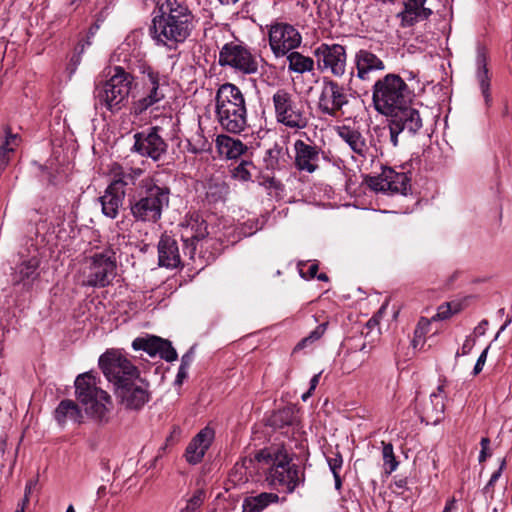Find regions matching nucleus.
<instances>
[{
    "instance_id": "62",
    "label": "nucleus",
    "mask_w": 512,
    "mask_h": 512,
    "mask_svg": "<svg viewBox=\"0 0 512 512\" xmlns=\"http://www.w3.org/2000/svg\"><path fill=\"white\" fill-rule=\"evenodd\" d=\"M509 323H510V321H506V322L504 323V325H502V327L500 328V330H499L498 334H499L500 332L504 331V330L506 329V327L508 326V324H509Z\"/></svg>"
},
{
    "instance_id": "5",
    "label": "nucleus",
    "mask_w": 512,
    "mask_h": 512,
    "mask_svg": "<svg viewBox=\"0 0 512 512\" xmlns=\"http://www.w3.org/2000/svg\"><path fill=\"white\" fill-rule=\"evenodd\" d=\"M215 113L220 127L233 134L241 133L247 126L245 98L239 87L222 84L215 96Z\"/></svg>"
},
{
    "instance_id": "18",
    "label": "nucleus",
    "mask_w": 512,
    "mask_h": 512,
    "mask_svg": "<svg viewBox=\"0 0 512 512\" xmlns=\"http://www.w3.org/2000/svg\"><path fill=\"white\" fill-rule=\"evenodd\" d=\"M347 103L348 96L345 93V88L336 81L324 78L318 102L319 110L327 116L335 117Z\"/></svg>"
},
{
    "instance_id": "45",
    "label": "nucleus",
    "mask_w": 512,
    "mask_h": 512,
    "mask_svg": "<svg viewBox=\"0 0 512 512\" xmlns=\"http://www.w3.org/2000/svg\"><path fill=\"white\" fill-rule=\"evenodd\" d=\"M262 229V223L259 222L258 219H253V220H248L247 222H245L241 229H240V233L247 237V236H251L253 234H255L258 230H261Z\"/></svg>"
},
{
    "instance_id": "7",
    "label": "nucleus",
    "mask_w": 512,
    "mask_h": 512,
    "mask_svg": "<svg viewBox=\"0 0 512 512\" xmlns=\"http://www.w3.org/2000/svg\"><path fill=\"white\" fill-rule=\"evenodd\" d=\"M133 84V75L116 66L114 74L102 85L96 86L95 98L110 111L119 110L128 101Z\"/></svg>"
},
{
    "instance_id": "51",
    "label": "nucleus",
    "mask_w": 512,
    "mask_h": 512,
    "mask_svg": "<svg viewBox=\"0 0 512 512\" xmlns=\"http://www.w3.org/2000/svg\"><path fill=\"white\" fill-rule=\"evenodd\" d=\"M505 460H502L501 462V465L499 467V469L497 471H495L492 475H491V478L489 480V482L487 483V488L490 487V486H493L494 483L499 479V477L501 476V473H502V470L505 466Z\"/></svg>"
},
{
    "instance_id": "61",
    "label": "nucleus",
    "mask_w": 512,
    "mask_h": 512,
    "mask_svg": "<svg viewBox=\"0 0 512 512\" xmlns=\"http://www.w3.org/2000/svg\"><path fill=\"white\" fill-rule=\"evenodd\" d=\"M453 504V501H451L450 503H448L444 510L442 512H450V509H451V505Z\"/></svg>"
},
{
    "instance_id": "10",
    "label": "nucleus",
    "mask_w": 512,
    "mask_h": 512,
    "mask_svg": "<svg viewBox=\"0 0 512 512\" xmlns=\"http://www.w3.org/2000/svg\"><path fill=\"white\" fill-rule=\"evenodd\" d=\"M218 63L244 75L257 74L259 70L257 57L242 42L226 43L220 49Z\"/></svg>"
},
{
    "instance_id": "27",
    "label": "nucleus",
    "mask_w": 512,
    "mask_h": 512,
    "mask_svg": "<svg viewBox=\"0 0 512 512\" xmlns=\"http://www.w3.org/2000/svg\"><path fill=\"white\" fill-rule=\"evenodd\" d=\"M125 190L115 188V185H108L104 194L99 198L102 213L111 219L117 217L120 207L123 205Z\"/></svg>"
},
{
    "instance_id": "28",
    "label": "nucleus",
    "mask_w": 512,
    "mask_h": 512,
    "mask_svg": "<svg viewBox=\"0 0 512 512\" xmlns=\"http://www.w3.org/2000/svg\"><path fill=\"white\" fill-rule=\"evenodd\" d=\"M40 260L36 256L22 260L12 273L13 284L28 285L39 276L38 268Z\"/></svg>"
},
{
    "instance_id": "44",
    "label": "nucleus",
    "mask_w": 512,
    "mask_h": 512,
    "mask_svg": "<svg viewBox=\"0 0 512 512\" xmlns=\"http://www.w3.org/2000/svg\"><path fill=\"white\" fill-rule=\"evenodd\" d=\"M205 494L202 490H197L193 494L192 497H190L187 500L185 508H183L182 512H194L196 511L204 502Z\"/></svg>"
},
{
    "instance_id": "30",
    "label": "nucleus",
    "mask_w": 512,
    "mask_h": 512,
    "mask_svg": "<svg viewBox=\"0 0 512 512\" xmlns=\"http://www.w3.org/2000/svg\"><path fill=\"white\" fill-rule=\"evenodd\" d=\"M216 147L221 156L236 159L247 151V146L241 140L220 134L216 138Z\"/></svg>"
},
{
    "instance_id": "52",
    "label": "nucleus",
    "mask_w": 512,
    "mask_h": 512,
    "mask_svg": "<svg viewBox=\"0 0 512 512\" xmlns=\"http://www.w3.org/2000/svg\"><path fill=\"white\" fill-rule=\"evenodd\" d=\"M193 359L192 351L187 352L182 356L180 367L188 369Z\"/></svg>"
},
{
    "instance_id": "47",
    "label": "nucleus",
    "mask_w": 512,
    "mask_h": 512,
    "mask_svg": "<svg viewBox=\"0 0 512 512\" xmlns=\"http://www.w3.org/2000/svg\"><path fill=\"white\" fill-rule=\"evenodd\" d=\"M302 266H304V264L302 262H300L298 264V268H299V273H300L301 277H303L305 279H311V278L316 277L317 271L319 269V266H318L317 263L310 264L309 267H308L307 272H304Z\"/></svg>"
},
{
    "instance_id": "16",
    "label": "nucleus",
    "mask_w": 512,
    "mask_h": 512,
    "mask_svg": "<svg viewBox=\"0 0 512 512\" xmlns=\"http://www.w3.org/2000/svg\"><path fill=\"white\" fill-rule=\"evenodd\" d=\"M159 127H151L134 134L132 151L153 161H158L167 151V143L159 135Z\"/></svg>"
},
{
    "instance_id": "55",
    "label": "nucleus",
    "mask_w": 512,
    "mask_h": 512,
    "mask_svg": "<svg viewBox=\"0 0 512 512\" xmlns=\"http://www.w3.org/2000/svg\"><path fill=\"white\" fill-rule=\"evenodd\" d=\"M333 477H334V480H335V488L337 490H340L341 486H342V481H341L339 473L334 472Z\"/></svg>"
},
{
    "instance_id": "38",
    "label": "nucleus",
    "mask_w": 512,
    "mask_h": 512,
    "mask_svg": "<svg viewBox=\"0 0 512 512\" xmlns=\"http://www.w3.org/2000/svg\"><path fill=\"white\" fill-rule=\"evenodd\" d=\"M328 322H323L319 324L310 334L303 338L294 348V351L303 349L304 347L312 344L313 342L319 340L327 329Z\"/></svg>"
},
{
    "instance_id": "20",
    "label": "nucleus",
    "mask_w": 512,
    "mask_h": 512,
    "mask_svg": "<svg viewBox=\"0 0 512 512\" xmlns=\"http://www.w3.org/2000/svg\"><path fill=\"white\" fill-rule=\"evenodd\" d=\"M132 346L135 350H144L152 357L159 355L167 362L175 361L178 356L171 342L157 336L138 337L133 341Z\"/></svg>"
},
{
    "instance_id": "31",
    "label": "nucleus",
    "mask_w": 512,
    "mask_h": 512,
    "mask_svg": "<svg viewBox=\"0 0 512 512\" xmlns=\"http://www.w3.org/2000/svg\"><path fill=\"white\" fill-rule=\"evenodd\" d=\"M338 134L340 138L349 145L353 152L364 156L368 150L366 141L362 134L349 126L339 128Z\"/></svg>"
},
{
    "instance_id": "50",
    "label": "nucleus",
    "mask_w": 512,
    "mask_h": 512,
    "mask_svg": "<svg viewBox=\"0 0 512 512\" xmlns=\"http://www.w3.org/2000/svg\"><path fill=\"white\" fill-rule=\"evenodd\" d=\"M37 482H38V478H35V479H30L26 483L24 498L22 500V505L26 506L29 503V496H30L32 490L36 487Z\"/></svg>"
},
{
    "instance_id": "29",
    "label": "nucleus",
    "mask_w": 512,
    "mask_h": 512,
    "mask_svg": "<svg viewBox=\"0 0 512 512\" xmlns=\"http://www.w3.org/2000/svg\"><path fill=\"white\" fill-rule=\"evenodd\" d=\"M110 172L112 176L110 185H115V188H119V190H125L126 186L135 185L144 173L141 168L123 167L119 164H114Z\"/></svg>"
},
{
    "instance_id": "40",
    "label": "nucleus",
    "mask_w": 512,
    "mask_h": 512,
    "mask_svg": "<svg viewBox=\"0 0 512 512\" xmlns=\"http://www.w3.org/2000/svg\"><path fill=\"white\" fill-rule=\"evenodd\" d=\"M293 420V412L291 409H282L275 412L270 418L271 426L275 428H282L290 425Z\"/></svg>"
},
{
    "instance_id": "1",
    "label": "nucleus",
    "mask_w": 512,
    "mask_h": 512,
    "mask_svg": "<svg viewBox=\"0 0 512 512\" xmlns=\"http://www.w3.org/2000/svg\"><path fill=\"white\" fill-rule=\"evenodd\" d=\"M375 109L388 116L390 142L394 147L405 143L422 127L418 110L407 106L409 89L396 74H387L375 82L373 87Z\"/></svg>"
},
{
    "instance_id": "54",
    "label": "nucleus",
    "mask_w": 512,
    "mask_h": 512,
    "mask_svg": "<svg viewBox=\"0 0 512 512\" xmlns=\"http://www.w3.org/2000/svg\"><path fill=\"white\" fill-rule=\"evenodd\" d=\"M321 372L315 374L310 380V391H314L319 383Z\"/></svg>"
},
{
    "instance_id": "13",
    "label": "nucleus",
    "mask_w": 512,
    "mask_h": 512,
    "mask_svg": "<svg viewBox=\"0 0 512 512\" xmlns=\"http://www.w3.org/2000/svg\"><path fill=\"white\" fill-rule=\"evenodd\" d=\"M314 56L320 71H330L336 77L345 74L347 55L344 46L322 43L315 48Z\"/></svg>"
},
{
    "instance_id": "53",
    "label": "nucleus",
    "mask_w": 512,
    "mask_h": 512,
    "mask_svg": "<svg viewBox=\"0 0 512 512\" xmlns=\"http://www.w3.org/2000/svg\"><path fill=\"white\" fill-rule=\"evenodd\" d=\"M187 375H188V369L179 367V370H178V373L176 376V380H175L176 384L181 385L183 380L187 377Z\"/></svg>"
},
{
    "instance_id": "32",
    "label": "nucleus",
    "mask_w": 512,
    "mask_h": 512,
    "mask_svg": "<svg viewBox=\"0 0 512 512\" xmlns=\"http://www.w3.org/2000/svg\"><path fill=\"white\" fill-rule=\"evenodd\" d=\"M278 500L277 494L268 492L246 497L242 504V512H262L269 504L276 503Z\"/></svg>"
},
{
    "instance_id": "57",
    "label": "nucleus",
    "mask_w": 512,
    "mask_h": 512,
    "mask_svg": "<svg viewBox=\"0 0 512 512\" xmlns=\"http://www.w3.org/2000/svg\"><path fill=\"white\" fill-rule=\"evenodd\" d=\"M480 444H481V448L483 450H489V444H490L489 438H487V437L482 438Z\"/></svg>"
},
{
    "instance_id": "24",
    "label": "nucleus",
    "mask_w": 512,
    "mask_h": 512,
    "mask_svg": "<svg viewBox=\"0 0 512 512\" xmlns=\"http://www.w3.org/2000/svg\"><path fill=\"white\" fill-rule=\"evenodd\" d=\"M444 386L439 385L437 391L431 393L430 399L424 404L422 409V420L427 424H438L444 416L445 404Z\"/></svg>"
},
{
    "instance_id": "41",
    "label": "nucleus",
    "mask_w": 512,
    "mask_h": 512,
    "mask_svg": "<svg viewBox=\"0 0 512 512\" xmlns=\"http://www.w3.org/2000/svg\"><path fill=\"white\" fill-rule=\"evenodd\" d=\"M227 194L228 187L224 183H221L210 186L207 192V197L211 201L217 202L220 200H224Z\"/></svg>"
},
{
    "instance_id": "43",
    "label": "nucleus",
    "mask_w": 512,
    "mask_h": 512,
    "mask_svg": "<svg viewBox=\"0 0 512 512\" xmlns=\"http://www.w3.org/2000/svg\"><path fill=\"white\" fill-rule=\"evenodd\" d=\"M459 311V305L456 304L454 310L451 307L450 302H446L440 305L437 309V313L430 319L431 321L445 320L448 319L452 314Z\"/></svg>"
},
{
    "instance_id": "14",
    "label": "nucleus",
    "mask_w": 512,
    "mask_h": 512,
    "mask_svg": "<svg viewBox=\"0 0 512 512\" xmlns=\"http://www.w3.org/2000/svg\"><path fill=\"white\" fill-rule=\"evenodd\" d=\"M179 227L184 254L193 259L196 252V243L209 234L207 223L200 214L194 212L186 215Z\"/></svg>"
},
{
    "instance_id": "63",
    "label": "nucleus",
    "mask_w": 512,
    "mask_h": 512,
    "mask_svg": "<svg viewBox=\"0 0 512 512\" xmlns=\"http://www.w3.org/2000/svg\"><path fill=\"white\" fill-rule=\"evenodd\" d=\"M25 505H21L20 508H17L15 512H25Z\"/></svg>"
},
{
    "instance_id": "56",
    "label": "nucleus",
    "mask_w": 512,
    "mask_h": 512,
    "mask_svg": "<svg viewBox=\"0 0 512 512\" xmlns=\"http://www.w3.org/2000/svg\"><path fill=\"white\" fill-rule=\"evenodd\" d=\"M490 455L491 453H489L488 450L481 449L479 454V462H484Z\"/></svg>"
},
{
    "instance_id": "33",
    "label": "nucleus",
    "mask_w": 512,
    "mask_h": 512,
    "mask_svg": "<svg viewBox=\"0 0 512 512\" xmlns=\"http://www.w3.org/2000/svg\"><path fill=\"white\" fill-rule=\"evenodd\" d=\"M54 417L59 424H64L68 420L81 422L82 413L78 405L72 400H62L54 412Z\"/></svg>"
},
{
    "instance_id": "49",
    "label": "nucleus",
    "mask_w": 512,
    "mask_h": 512,
    "mask_svg": "<svg viewBox=\"0 0 512 512\" xmlns=\"http://www.w3.org/2000/svg\"><path fill=\"white\" fill-rule=\"evenodd\" d=\"M488 350H489V346H488V347H486V348L482 351V353L480 354V356L478 357V359H477V361H476V364H475V366H474V368H473V372H472V374H473L474 376L478 375V374L482 371V369H483V367H484V365H485L486 359H487Z\"/></svg>"
},
{
    "instance_id": "15",
    "label": "nucleus",
    "mask_w": 512,
    "mask_h": 512,
    "mask_svg": "<svg viewBox=\"0 0 512 512\" xmlns=\"http://www.w3.org/2000/svg\"><path fill=\"white\" fill-rule=\"evenodd\" d=\"M302 37L297 29L287 23H276L269 29V45L276 57L286 55L297 48Z\"/></svg>"
},
{
    "instance_id": "4",
    "label": "nucleus",
    "mask_w": 512,
    "mask_h": 512,
    "mask_svg": "<svg viewBox=\"0 0 512 512\" xmlns=\"http://www.w3.org/2000/svg\"><path fill=\"white\" fill-rule=\"evenodd\" d=\"M170 188L153 177L142 179L136 194L129 199L130 213L136 222L157 223L170 203Z\"/></svg>"
},
{
    "instance_id": "8",
    "label": "nucleus",
    "mask_w": 512,
    "mask_h": 512,
    "mask_svg": "<svg viewBox=\"0 0 512 512\" xmlns=\"http://www.w3.org/2000/svg\"><path fill=\"white\" fill-rule=\"evenodd\" d=\"M272 102L278 123L294 130H302L308 126L309 118L303 105L289 91L278 89L273 94Z\"/></svg>"
},
{
    "instance_id": "6",
    "label": "nucleus",
    "mask_w": 512,
    "mask_h": 512,
    "mask_svg": "<svg viewBox=\"0 0 512 512\" xmlns=\"http://www.w3.org/2000/svg\"><path fill=\"white\" fill-rule=\"evenodd\" d=\"M75 394L89 417L99 424L109 422L112 399L106 391L98 387L97 377L92 372L80 374L76 378Z\"/></svg>"
},
{
    "instance_id": "59",
    "label": "nucleus",
    "mask_w": 512,
    "mask_h": 512,
    "mask_svg": "<svg viewBox=\"0 0 512 512\" xmlns=\"http://www.w3.org/2000/svg\"><path fill=\"white\" fill-rule=\"evenodd\" d=\"M313 391H310V389L302 395V400L306 401L311 395Z\"/></svg>"
},
{
    "instance_id": "11",
    "label": "nucleus",
    "mask_w": 512,
    "mask_h": 512,
    "mask_svg": "<svg viewBox=\"0 0 512 512\" xmlns=\"http://www.w3.org/2000/svg\"><path fill=\"white\" fill-rule=\"evenodd\" d=\"M166 80L164 76L150 67L143 71L141 93L132 103L131 110L141 115L165 98Z\"/></svg>"
},
{
    "instance_id": "46",
    "label": "nucleus",
    "mask_w": 512,
    "mask_h": 512,
    "mask_svg": "<svg viewBox=\"0 0 512 512\" xmlns=\"http://www.w3.org/2000/svg\"><path fill=\"white\" fill-rule=\"evenodd\" d=\"M327 462L332 474H334V472L339 473L343 464V459L340 453L335 454L333 457H328Z\"/></svg>"
},
{
    "instance_id": "36",
    "label": "nucleus",
    "mask_w": 512,
    "mask_h": 512,
    "mask_svg": "<svg viewBox=\"0 0 512 512\" xmlns=\"http://www.w3.org/2000/svg\"><path fill=\"white\" fill-rule=\"evenodd\" d=\"M18 145L16 134L8 133L5 142L0 146V169H4L9 161V153L13 152L14 147Z\"/></svg>"
},
{
    "instance_id": "2",
    "label": "nucleus",
    "mask_w": 512,
    "mask_h": 512,
    "mask_svg": "<svg viewBox=\"0 0 512 512\" xmlns=\"http://www.w3.org/2000/svg\"><path fill=\"white\" fill-rule=\"evenodd\" d=\"M193 18L185 0H165L152 20V37L169 49L176 48L190 35Z\"/></svg>"
},
{
    "instance_id": "26",
    "label": "nucleus",
    "mask_w": 512,
    "mask_h": 512,
    "mask_svg": "<svg viewBox=\"0 0 512 512\" xmlns=\"http://www.w3.org/2000/svg\"><path fill=\"white\" fill-rule=\"evenodd\" d=\"M159 265L166 268H176L180 265L181 259L176 240L163 234L158 242Z\"/></svg>"
},
{
    "instance_id": "39",
    "label": "nucleus",
    "mask_w": 512,
    "mask_h": 512,
    "mask_svg": "<svg viewBox=\"0 0 512 512\" xmlns=\"http://www.w3.org/2000/svg\"><path fill=\"white\" fill-rule=\"evenodd\" d=\"M431 320L421 317L417 323L414 331V338L412 340L413 346L416 348L418 345L424 343L425 335L429 332Z\"/></svg>"
},
{
    "instance_id": "17",
    "label": "nucleus",
    "mask_w": 512,
    "mask_h": 512,
    "mask_svg": "<svg viewBox=\"0 0 512 512\" xmlns=\"http://www.w3.org/2000/svg\"><path fill=\"white\" fill-rule=\"evenodd\" d=\"M147 383L139 376L114 390L116 398L126 409L139 410L149 401Z\"/></svg>"
},
{
    "instance_id": "48",
    "label": "nucleus",
    "mask_w": 512,
    "mask_h": 512,
    "mask_svg": "<svg viewBox=\"0 0 512 512\" xmlns=\"http://www.w3.org/2000/svg\"><path fill=\"white\" fill-rule=\"evenodd\" d=\"M475 345V338L472 336L466 337L461 349L456 352L455 357L468 355Z\"/></svg>"
},
{
    "instance_id": "35",
    "label": "nucleus",
    "mask_w": 512,
    "mask_h": 512,
    "mask_svg": "<svg viewBox=\"0 0 512 512\" xmlns=\"http://www.w3.org/2000/svg\"><path fill=\"white\" fill-rule=\"evenodd\" d=\"M287 60L289 62V70L295 73L303 74L305 72H311L314 69V60L299 52H291L287 56Z\"/></svg>"
},
{
    "instance_id": "19",
    "label": "nucleus",
    "mask_w": 512,
    "mask_h": 512,
    "mask_svg": "<svg viewBox=\"0 0 512 512\" xmlns=\"http://www.w3.org/2000/svg\"><path fill=\"white\" fill-rule=\"evenodd\" d=\"M294 152V165L299 171L313 173L319 168L321 149L317 145L298 139Z\"/></svg>"
},
{
    "instance_id": "58",
    "label": "nucleus",
    "mask_w": 512,
    "mask_h": 512,
    "mask_svg": "<svg viewBox=\"0 0 512 512\" xmlns=\"http://www.w3.org/2000/svg\"><path fill=\"white\" fill-rule=\"evenodd\" d=\"M316 276H317L318 280H320V281L326 282L329 280L328 276L325 273H320L319 275H316Z\"/></svg>"
},
{
    "instance_id": "60",
    "label": "nucleus",
    "mask_w": 512,
    "mask_h": 512,
    "mask_svg": "<svg viewBox=\"0 0 512 512\" xmlns=\"http://www.w3.org/2000/svg\"><path fill=\"white\" fill-rule=\"evenodd\" d=\"M222 4L229 5V4H235L239 0H219Z\"/></svg>"
},
{
    "instance_id": "21",
    "label": "nucleus",
    "mask_w": 512,
    "mask_h": 512,
    "mask_svg": "<svg viewBox=\"0 0 512 512\" xmlns=\"http://www.w3.org/2000/svg\"><path fill=\"white\" fill-rule=\"evenodd\" d=\"M372 187L376 191H389L392 194L407 195L411 190L410 178L404 172H395L392 169L384 170L380 178L372 181Z\"/></svg>"
},
{
    "instance_id": "3",
    "label": "nucleus",
    "mask_w": 512,
    "mask_h": 512,
    "mask_svg": "<svg viewBox=\"0 0 512 512\" xmlns=\"http://www.w3.org/2000/svg\"><path fill=\"white\" fill-rule=\"evenodd\" d=\"M255 459L269 468L266 471V481L272 487L292 493L304 481L303 470L295 463L284 446L273 445L260 450Z\"/></svg>"
},
{
    "instance_id": "22",
    "label": "nucleus",
    "mask_w": 512,
    "mask_h": 512,
    "mask_svg": "<svg viewBox=\"0 0 512 512\" xmlns=\"http://www.w3.org/2000/svg\"><path fill=\"white\" fill-rule=\"evenodd\" d=\"M215 432L212 428L206 426L188 444L185 451V458L190 464H198L202 461L206 451L209 449Z\"/></svg>"
},
{
    "instance_id": "25",
    "label": "nucleus",
    "mask_w": 512,
    "mask_h": 512,
    "mask_svg": "<svg viewBox=\"0 0 512 512\" xmlns=\"http://www.w3.org/2000/svg\"><path fill=\"white\" fill-rule=\"evenodd\" d=\"M357 77L361 80H370V74L374 71L384 70L383 61L374 53L366 49H360L355 54Z\"/></svg>"
},
{
    "instance_id": "9",
    "label": "nucleus",
    "mask_w": 512,
    "mask_h": 512,
    "mask_svg": "<svg viewBox=\"0 0 512 512\" xmlns=\"http://www.w3.org/2000/svg\"><path fill=\"white\" fill-rule=\"evenodd\" d=\"M99 366L114 390L140 375L138 368L118 351H107L99 358Z\"/></svg>"
},
{
    "instance_id": "12",
    "label": "nucleus",
    "mask_w": 512,
    "mask_h": 512,
    "mask_svg": "<svg viewBox=\"0 0 512 512\" xmlns=\"http://www.w3.org/2000/svg\"><path fill=\"white\" fill-rule=\"evenodd\" d=\"M87 272L84 285L106 287L116 276V259L111 250L93 254L87 259Z\"/></svg>"
},
{
    "instance_id": "34",
    "label": "nucleus",
    "mask_w": 512,
    "mask_h": 512,
    "mask_svg": "<svg viewBox=\"0 0 512 512\" xmlns=\"http://www.w3.org/2000/svg\"><path fill=\"white\" fill-rule=\"evenodd\" d=\"M477 79L482 91V94L485 98L486 104H488L491 100V95L489 93L490 87V79H489V70L487 68V59L486 55L483 52H479L477 55Z\"/></svg>"
},
{
    "instance_id": "23",
    "label": "nucleus",
    "mask_w": 512,
    "mask_h": 512,
    "mask_svg": "<svg viewBox=\"0 0 512 512\" xmlns=\"http://www.w3.org/2000/svg\"><path fill=\"white\" fill-rule=\"evenodd\" d=\"M427 0H405L404 9L398 14L403 27L413 26L419 21L427 20L432 10L425 7Z\"/></svg>"
},
{
    "instance_id": "37",
    "label": "nucleus",
    "mask_w": 512,
    "mask_h": 512,
    "mask_svg": "<svg viewBox=\"0 0 512 512\" xmlns=\"http://www.w3.org/2000/svg\"><path fill=\"white\" fill-rule=\"evenodd\" d=\"M382 444H383L382 456H383L385 471H386V473L390 474L397 469L398 462L394 455L393 445L391 443H385V442H382Z\"/></svg>"
},
{
    "instance_id": "42",
    "label": "nucleus",
    "mask_w": 512,
    "mask_h": 512,
    "mask_svg": "<svg viewBox=\"0 0 512 512\" xmlns=\"http://www.w3.org/2000/svg\"><path fill=\"white\" fill-rule=\"evenodd\" d=\"M253 164L250 161H242L233 169V177L241 181H248L251 179L250 167Z\"/></svg>"
},
{
    "instance_id": "64",
    "label": "nucleus",
    "mask_w": 512,
    "mask_h": 512,
    "mask_svg": "<svg viewBox=\"0 0 512 512\" xmlns=\"http://www.w3.org/2000/svg\"><path fill=\"white\" fill-rule=\"evenodd\" d=\"M66 512H75L73 505H69Z\"/></svg>"
}]
</instances>
